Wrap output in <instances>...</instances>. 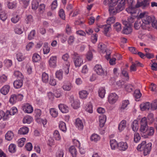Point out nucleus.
<instances>
[{
    "mask_svg": "<svg viewBox=\"0 0 157 157\" xmlns=\"http://www.w3.org/2000/svg\"><path fill=\"white\" fill-rule=\"evenodd\" d=\"M94 71L98 75L101 76H106L107 72L105 71L101 65L99 64L96 65L94 67Z\"/></svg>",
    "mask_w": 157,
    "mask_h": 157,
    "instance_id": "4",
    "label": "nucleus"
},
{
    "mask_svg": "<svg viewBox=\"0 0 157 157\" xmlns=\"http://www.w3.org/2000/svg\"><path fill=\"white\" fill-rule=\"evenodd\" d=\"M154 132V129L152 127H148L144 135L145 138H148L153 136Z\"/></svg>",
    "mask_w": 157,
    "mask_h": 157,
    "instance_id": "12",
    "label": "nucleus"
},
{
    "mask_svg": "<svg viewBox=\"0 0 157 157\" xmlns=\"http://www.w3.org/2000/svg\"><path fill=\"white\" fill-rule=\"evenodd\" d=\"M151 106V108L152 110H155L157 109V99L153 101Z\"/></svg>",
    "mask_w": 157,
    "mask_h": 157,
    "instance_id": "58",
    "label": "nucleus"
},
{
    "mask_svg": "<svg viewBox=\"0 0 157 157\" xmlns=\"http://www.w3.org/2000/svg\"><path fill=\"white\" fill-rule=\"evenodd\" d=\"M17 110L15 107H12L9 111V113L10 115H13L17 112Z\"/></svg>",
    "mask_w": 157,
    "mask_h": 157,
    "instance_id": "63",
    "label": "nucleus"
},
{
    "mask_svg": "<svg viewBox=\"0 0 157 157\" xmlns=\"http://www.w3.org/2000/svg\"><path fill=\"white\" fill-rule=\"evenodd\" d=\"M13 133L11 131H8L5 135L6 139L8 140H11L14 137Z\"/></svg>",
    "mask_w": 157,
    "mask_h": 157,
    "instance_id": "28",
    "label": "nucleus"
},
{
    "mask_svg": "<svg viewBox=\"0 0 157 157\" xmlns=\"http://www.w3.org/2000/svg\"><path fill=\"white\" fill-rule=\"evenodd\" d=\"M69 151L73 157L76 156L77 152L75 147L73 146H71L69 148Z\"/></svg>",
    "mask_w": 157,
    "mask_h": 157,
    "instance_id": "32",
    "label": "nucleus"
},
{
    "mask_svg": "<svg viewBox=\"0 0 157 157\" xmlns=\"http://www.w3.org/2000/svg\"><path fill=\"white\" fill-rule=\"evenodd\" d=\"M115 21V17L114 16H112L108 18L106 21V22L108 25H110L114 23Z\"/></svg>",
    "mask_w": 157,
    "mask_h": 157,
    "instance_id": "48",
    "label": "nucleus"
},
{
    "mask_svg": "<svg viewBox=\"0 0 157 157\" xmlns=\"http://www.w3.org/2000/svg\"><path fill=\"white\" fill-rule=\"evenodd\" d=\"M63 71L61 69L57 71L56 73V78L59 80H62L63 77Z\"/></svg>",
    "mask_w": 157,
    "mask_h": 157,
    "instance_id": "25",
    "label": "nucleus"
},
{
    "mask_svg": "<svg viewBox=\"0 0 157 157\" xmlns=\"http://www.w3.org/2000/svg\"><path fill=\"white\" fill-rule=\"evenodd\" d=\"M132 127L133 130L134 132H136L139 128L138 121L136 120H135L132 124Z\"/></svg>",
    "mask_w": 157,
    "mask_h": 157,
    "instance_id": "33",
    "label": "nucleus"
},
{
    "mask_svg": "<svg viewBox=\"0 0 157 157\" xmlns=\"http://www.w3.org/2000/svg\"><path fill=\"white\" fill-rule=\"evenodd\" d=\"M5 65L7 68L10 67L12 65V62L10 59H6L4 61Z\"/></svg>",
    "mask_w": 157,
    "mask_h": 157,
    "instance_id": "43",
    "label": "nucleus"
},
{
    "mask_svg": "<svg viewBox=\"0 0 157 157\" xmlns=\"http://www.w3.org/2000/svg\"><path fill=\"white\" fill-rule=\"evenodd\" d=\"M150 3L149 0H144L143 1L140 2L138 0H137V3L136 5V6L137 7H139L142 6L143 8L147 7Z\"/></svg>",
    "mask_w": 157,
    "mask_h": 157,
    "instance_id": "11",
    "label": "nucleus"
},
{
    "mask_svg": "<svg viewBox=\"0 0 157 157\" xmlns=\"http://www.w3.org/2000/svg\"><path fill=\"white\" fill-rule=\"evenodd\" d=\"M69 56L67 53L63 55L62 56V59L65 62L63 66V69L65 74L67 75L69 73L70 63L68 60Z\"/></svg>",
    "mask_w": 157,
    "mask_h": 157,
    "instance_id": "2",
    "label": "nucleus"
},
{
    "mask_svg": "<svg viewBox=\"0 0 157 157\" xmlns=\"http://www.w3.org/2000/svg\"><path fill=\"white\" fill-rule=\"evenodd\" d=\"M59 15L61 18L63 20H65V15L64 10L63 9H61L59 12Z\"/></svg>",
    "mask_w": 157,
    "mask_h": 157,
    "instance_id": "55",
    "label": "nucleus"
},
{
    "mask_svg": "<svg viewBox=\"0 0 157 157\" xmlns=\"http://www.w3.org/2000/svg\"><path fill=\"white\" fill-rule=\"evenodd\" d=\"M17 101L16 95L15 94H13L11 96L9 101L12 104H13Z\"/></svg>",
    "mask_w": 157,
    "mask_h": 157,
    "instance_id": "46",
    "label": "nucleus"
},
{
    "mask_svg": "<svg viewBox=\"0 0 157 157\" xmlns=\"http://www.w3.org/2000/svg\"><path fill=\"white\" fill-rule=\"evenodd\" d=\"M142 95L139 89L136 90L134 91V96L136 99H139Z\"/></svg>",
    "mask_w": 157,
    "mask_h": 157,
    "instance_id": "45",
    "label": "nucleus"
},
{
    "mask_svg": "<svg viewBox=\"0 0 157 157\" xmlns=\"http://www.w3.org/2000/svg\"><path fill=\"white\" fill-rule=\"evenodd\" d=\"M118 96L115 93H111L108 96V102L111 104H114L118 100Z\"/></svg>",
    "mask_w": 157,
    "mask_h": 157,
    "instance_id": "6",
    "label": "nucleus"
},
{
    "mask_svg": "<svg viewBox=\"0 0 157 157\" xmlns=\"http://www.w3.org/2000/svg\"><path fill=\"white\" fill-rule=\"evenodd\" d=\"M152 19V17L148 15L144 17L143 19H141L142 22V28L144 29L148 28Z\"/></svg>",
    "mask_w": 157,
    "mask_h": 157,
    "instance_id": "3",
    "label": "nucleus"
},
{
    "mask_svg": "<svg viewBox=\"0 0 157 157\" xmlns=\"http://www.w3.org/2000/svg\"><path fill=\"white\" fill-rule=\"evenodd\" d=\"M53 137L56 140H59L61 139V137L58 130H56L53 132Z\"/></svg>",
    "mask_w": 157,
    "mask_h": 157,
    "instance_id": "39",
    "label": "nucleus"
},
{
    "mask_svg": "<svg viewBox=\"0 0 157 157\" xmlns=\"http://www.w3.org/2000/svg\"><path fill=\"white\" fill-rule=\"evenodd\" d=\"M35 116L37 120L39 119L41 115V111L40 109H36L35 110Z\"/></svg>",
    "mask_w": 157,
    "mask_h": 157,
    "instance_id": "62",
    "label": "nucleus"
},
{
    "mask_svg": "<svg viewBox=\"0 0 157 157\" xmlns=\"http://www.w3.org/2000/svg\"><path fill=\"white\" fill-rule=\"evenodd\" d=\"M7 18L6 13L2 11H0V19L3 21H4L6 20Z\"/></svg>",
    "mask_w": 157,
    "mask_h": 157,
    "instance_id": "56",
    "label": "nucleus"
},
{
    "mask_svg": "<svg viewBox=\"0 0 157 157\" xmlns=\"http://www.w3.org/2000/svg\"><path fill=\"white\" fill-rule=\"evenodd\" d=\"M16 58L18 61L21 62L25 59V57L23 53L18 52L16 54Z\"/></svg>",
    "mask_w": 157,
    "mask_h": 157,
    "instance_id": "34",
    "label": "nucleus"
},
{
    "mask_svg": "<svg viewBox=\"0 0 157 157\" xmlns=\"http://www.w3.org/2000/svg\"><path fill=\"white\" fill-rule=\"evenodd\" d=\"M79 94L80 98L82 99L86 98L88 94V93L86 90H82L79 92Z\"/></svg>",
    "mask_w": 157,
    "mask_h": 157,
    "instance_id": "30",
    "label": "nucleus"
},
{
    "mask_svg": "<svg viewBox=\"0 0 157 157\" xmlns=\"http://www.w3.org/2000/svg\"><path fill=\"white\" fill-rule=\"evenodd\" d=\"M84 121L79 118H77L75 121V125L77 128L79 130L83 129Z\"/></svg>",
    "mask_w": 157,
    "mask_h": 157,
    "instance_id": "9",
    "label": "nucleus"
},
{
    "mask_svg": "<svg viewBox=\"0 0 157 157\" xmlns=\"http://www.w3.org/2000/svg\"><path fill=\"white\" fill-rule=\"evenodd\" d=\"M151 23L152 27L156 29H157V21L155 20V18L154 17H152Z\"/></svg>",
    "mask_w": 157,
    "mask_h": 157,
    "instance_id": "64",
    "label": "nucleus"
},
{
    "mask_svg": "<svg viewBox=\"0 0 157 157\" xmlns=\"http://www.w3.org/2000/svg\"><path fill=\"white\" fill-rule=\"evenodd\" d=\"M59 127L60 129L64 132H66L67 131V128L65 123L62 121H60L59 124Z\"/></svg>",
    "mask_w": 157,
    "mask_h": 157,
    "instance_id": "35",
    "label": "nucleus"
},
{
    "mask_svg": "<svg viewBox=\"0 0 157 157\" xmlns=\"http://www.w3.org/2000/svg\"><path fill=\"white\" fill-rule=\"evenodd\" d=\"M148 128L147 125H140V130L141 132L145 133Z\"/></svg>",
    "mask_w": 157,
    "mask_h": 157,
    "instance_id": "59",
    "label": "nucleus"
},
{
    "mask_svg": "<svg viewBox=\"0 0 157 157\" xmlns=\"http://www.w3.org/2000/svg\"><path fill=\"white\" fill-rule=\"evenodd\" d=\"M29 131V129L28 127H23L20 128L18 130V133L20 134L25 135L28 133Z\"/></svg>",
    "mask_w": 157,
    "mask_h": 157,
    "instance_id": "21",
    "label": "nucleus"
},
{
    "mask_svg": "<svg viewBox=\"0 0 157 157\" xmlns=\"http://www.w3.org/2000/svg\"><path fill=\"white\" fill-rule=\"evenodd\" d=\"M50 113L51 115L53 117H56L58 115L57 110L54 108H51L50 109Z\"/></svg>",
    "mask_w": 157,
    "mask_h": 157,
    "instance_id": "38",
    "label": "nucleus"
},
{
    "mask_svg": "<svg viewBox=\"0 0 157 157\" xmlns=\"http://www.w3.org/2000/svg\"><path fill=\"white\" fill-rule=\"evenodd\" d=\"M126 121L123 120L120 123L118 126V129L120 132H121L126 127Z\"/></svg>",
    "mask_w": 157,
    "mask_h": 157,
    "instance_id": "26",
    "label": "nucleus"
},
{
    "mask_svg": "<svg viewBox=\"0 0 157 157\" xmlns=\"http://www.w3.org/2000/svg\"><path fill=\"white\" fill-rule=\"evenodd\" d=\"M100 137L97 134L94 133L90 137V140L94 142H96L100 140Z\"/></svg>",
    "mask_w": 157,
    "mask_h": 157,
    "instance_id": "23",
    "label": "nucleus"
},
{
    "mask_svg": "<svg viewBox=\"0 0 157 157\" xmlns=\"http://www.w3.org/2000/svg\"><path fill=\"white\" fill-rule=\"evenodd\" d=\"M42 81L46 83L48 82V76L47 73L43 72L42 74Z\"/></svg>",
    "mask_w": 157,
    "mask_h": 157,
    "instance_id": "50",
    "label": "nucleus"
},
{
    "mask_svg": "<svg viewBox=\"0 0 157 157\" xmlns=\"http://www.w3.org/2000/svg\"><path fill=\"white\" fill-rule=\"evenodd\" d=\"M26 141L25 138H22L18 140V146L19 147H22L24 145Z\"/></svg>",
    "mask_w": 157,
    "mask_h": 157,
    "instance_id": "52",
    "label": "nucleus"
},
{
    "mask_svg": "<svg viewBox=\"0 0 157 157\" xmlns=\"http://www.w3.org/2000/svg\"><path fill=\"white\" fill-rule=\"evenodd\" d=\"M138 7H136V5L134 6L128 7L126 9V10L128 13H130L131 14L136 13L137 11V8Z\"/></svg>",
    "mask_w": 157,
    "mask_h": 157,
    "instance_id": "17",
    "label": "nucleus"
},
{
    "mask_svg": "<svg viewBox=\"0 0 157 157\" xmlns=\"http://www.w3.org/2000/svg\"><path fill=\"white\" fill-rule=\"evenodd\" d=\"M9 150L11 153H14L16 151V145L13 144H11L9 146Z\"/></svg>",
    "mask_w": 157,
    "mask_h": 157,
    "instance_id": "47",
    "label": "nucleus"
},
{
    "mask_svg": "<svg viewBox=\"0 0 157 157\" xmlns=\"http://www.w3.org/2000/svg\"><path fill=\"white\" fill-rule=\"evenodd\" d=\"M22 109L24 112L28 113H31L33 111V107L28 103L24 104L22 107Z\"/></svg>",
    "mask_w": 157,
    "mask_h": 157,
    "instance_id": "8",
    "label": "nucleus"
},
{
    "mask_svg": "<svg viewBox=\"0 0 157 157\" xmlns=\"http://www.w3.org/2000/svg\"><path fill=\"white\" fill-rule=\"evenodd\" d=\"M140 107L142 111H144L146 110H148L151 107V106L149 102H147L141 104L140 105Z\"/></svg>",
    "mask_w": 157,
    "mask_h": 157,
    "instance_id": "18",
    "label": "nucleus"
},
{
    "mask_svg": "<svg viewBox=\"0 0 157 157\" xmlns=\"http://www.w3.org/2000/svg\"><path fill=\"white\" fill-rule=\"evenodd\" d=\"M118 144L115 140H111L110 141V144L111 149L112 150H115L117 147H118Z\"/></svg>",
    "mask_w": 157,
    "mask_h": 157,
    "instance_id": "31",
    "label": "nucleus"
},
{
    "mask_svg": "<svg viewBox=\"0 0 157 157\" xmlns=\"http://www.w3.org/2000/svg\"><path fill=\"white\" fill-rule=\"evenodd\" d=\"M140 139L139 134L138 133H135L134 134V140L136 143L138 142Z\"/></svg>",
    "mask_w": 157,
    "mask_h": 157,
    "instance_id": "60",
    "label": "nucleus"
},
{
    "mask_svg": "<svg viewBox=\"0 0 157 157\" xmlns=\"http://www.w3.org/2000/svg\"><path fill=\"white\" fill-rule=\"evenodd\" d=\"M10 86L8 85H4L0 90V93L3 95L7 94L10 91Z\"/></svg>",
    "mask_w": 157,
    "mask_h": 157,
    "instance_id": "13",
    "label": "nucleus"
},
{
    "mask_svg": "<svg viewBox=\"0 0 157 157\" xmlns=\"http://www.w3.org/2000/svg\"><path fill=\"white\" fill-rule=\"evenodd\" d=\"M133 86L132 85L130 84H126L124 85L125 90L127 91L130 92L132 91Z\"/></svg>",
    "mask_w": 157,
    "mask_h": 157,
    "instance_id": "42",
    "label": "nucleus"
},
{
    "mask_svg": "<svg viewBox=\"0 0 157 157\" xmlns=\"http://www.w3.org/2000/svg\"><path fill=\"white\" fill-rule=\"evenodd\" d=\"M50 51V48L48 46L47 43L44 44L43 46V51L44 54H47L49 53Z\"/></svg>",
    "mask_w": 157,
    "mask_h": 157,
    "instance_id": "27",
    "label": "nucleus"
},
{
    "mask_svg": "<svg viewBox=\"0 0 157 157\" xmlns=\"http://www.w3.org/2000/svg\"><path fill=\"white\" fill-rule=\"evenodd\" d=\"M58 107L60 111L63 113H66L68 112L69 108L65 105L60 104L59 105Z\"/></svg>",
    "mask_w": 157,
    "mask_h": 157,
    "instance_id": "16",
    "label": "nucleus"
},
{
    "mask_svg": "<svg viewBox=\"0 0 157 157\" xmlns=\"http://www.w3.org/2000/svg\"><path fill=\"white\" fill-rule=\"evenodd\" d=\"M39 5L38 2L36 0H33L32 3V8L33 10H36Z\"/></svg>",
    "mask_w": 157,
    "mask_h": 157,
    "instance_id": "51",
    "label": "nucleus"
},
{
    "mask_svg": "<svg viewBox=\"0 0 157 157\" xmlns=\"http://www.w3.org/2000/svg\"><path fill=\"white\" fill-rule=\"evenodd\" d=\"M33 120V118L30 116L25 117L23 119V122L24 124H30Z\"/></svg>",
    "mask_w": 157,
    "mask_h": 157,
    "instance_id": "37",
    "label": "nucleus"
},
{
    "mask_svg": "<svg viewBox=\"0 0 157 157\" xmlns=\"http://www.w3.org/2000/svg\"><path fill=\"white\" fill-rule=\"evenodd\" d=\"M105 91L104 87H101L100 88L98 91L99 97L101 98H103L105 96Z\"/></svg>",
    "mask_w": 157,
    "mask_h": 157,
    "instance_id": "24",
    "label": "nucleus"
},
{
    "mask_svg": "<svg viewBox=\"0 0 157 157\" xmlns=\"http://www.w3.org/2000/svg\"><path fill=\"white\" fill-rule=\"evenodd\" d=\"M141 21L140 19H138L136 21L134 25V28L136 29H138L141 27H142Z\"/></svg>",
    "mask_w": 157,
    "mask_h": 157,
    "instance_id": "40",
    "label": "nucleus"
},
{
    "mask_svg": "<svg viewBox=\"0 0 157 157\" xmlns=\"http://www.w3.org/2000/svg\"><path fill=\"white\" fill-rule=\"evenodd\" d=\"M20 20L19 16L17 15L14 16L12 17L11 19V22L14 23L15 24L17 23Z\"/></svg>",
    "mask_w": 157,
    "mask_h": 157,
    "instance_id": "57",
    "label": "nucleus"
},
{
    "mask_svg": "<svg viewBox=\"0 0 157 157\" xmlns=\"http://www.w3.org/2000/svg\"><path fill=\"white\" fill-rule=\"evenodd\" d=\"M74 63L76 67H80L83 63V59L82 56L77 54H75Z\"/></svg>",
    "mask_w": 157,
    "mask_h": 157,
    "instance_id": "5",
    "label": "nucleus"
},
{
    "mask_svg": "<svg viewBox=\"0 0 157 157\" xmlns=\"http://www.w3.org/2000/svg\"><path fill=\"white\" fill-rule=\"evenodd\" d=\"M64 155L63 151L62 149H59L56 153V157H63Z\"/></svg>",
    "mask_w": 157,
    "mask_h": 157,
    "instance_id": "49",
    "label": "nucleus"
},
{
    "mask_svg": "<svg viewBox=\"0 0 157 157\" xmlns=\"http://www.w3.org/2000/svg\"><path fill=\"white\" fill-rule=\"evenodd\" d=\"M128 0H104L105 5L109 4V11L110 15H113L121 11L125 8Z\"/></svg>",
    "mask_w": 157,
    "mask_h": 157,
    "instance_id": "1",
    "label": "nucleus"
},
{
    "mask_svg": "<svg viewBox=\"0 0 157 157\" xmlns=\"http://www.w3.org/2000/svg\"><path fill=\"white\" fill-rule=\"evenodd\" d=\"M23 26L21 24L15 25L14 28V31L15 33L19 35L23 33Z\"/></svg>",
    "mask_w": 157,
    "mask_h": 157,
    "instance_id": "7",
    "label": "nucleus"
},
{
    "mask_svg": "<svg viewBox=\"0 0 157 157\" xmlns=\"http://www.w3.org/2000/svg\"><path fill=\"white\" fill-rule=\"evenodd\" d=\"M128 147V144L126 142H121L118 144V148L120 151H125Z\"/></svg>",
    "mask_w": 157,
    "mask_h": 157,
    "instance_id": "14",
    "label": "nucleus"
},
{
    "mask_svg": "<svg viewBox=\"0 0 157 157\" xmlns=\"http://www.w3.org/2000/svg\"><path fill=\"white\" fill-rule=\"evenodd\" d=\"M72 87L71 84L70 83H65L62 86V88L65 90L69 91Z\"/></svg>",
    "mask_w": 157,
    "mask_h": 157,
    "instance_id": "44",
    "label": "nucleus"
},
{
    "mask_svg": "<svg viewBox=\"0 0 157 157\" xmlns=\"http://www.w3.org/2000/svg\"><path fill=\"white\" fill-rule=\"evenodd\" d=\"M41 59L40 56L37 53H34L33 56V61L34 62H37Z\"/></svg>",
    "mask_w": 157,
    "mask_h": 157,
    "instance_id": "41",
    "label": "nucleus"
},
{
    "mask_svg": "<svg viewBox=\"0 0 157 157\" xmlns=\"http://www.w3.org/2000/svg\"><path fill=\"white\" fill-rule=\"evenodd\" d=\"M92 51H94V50L89 51L86 54V58L89 60H91L93 58Z\"/></svg>",
    "mask_w": 157,
    "mask_h": 157,
    "instance_id": "54",
    "label": "nucleus"
},
{
    "mask_svg": "<svg viewBox=\"0 0 157 157\" xmlns=\"http://www.w3.org/2000/svg\"><path fill=\"white\" fill-rule=\"evenodd\" d=\"M151 143H149L146 144L145 147L140 150V151L143 150L144 155L146 156L150 153L151 148Z\"/></svg>",
    "mask_w": 157,
    "mask_h": 157,
    "instance_id": "10",
    "label": "nucleus"
},
{
    "mask_svg": "<svg viewBox=\"0 0 157 157\" xmlns=\"http://www.w3.org/2000/svg\"><path fill=\"white\" fill-rule=\"evenodd\" d=\"M129 104L128 100H125L122 101L121 107L120 108V109L122 111L124 109H127L128 105Z\"/></svg>",
    "mask_w": 157,
    "mask_h": 157,
    "instance_id": "36",
    "label": "nucleus"
},
{
    "mask_svg": "<svg viewBox=\"0 0 157 157\" xmlns=\"http://www.w3.org/2000/svg\"><path fill=\"white\" fill-rule=\"evenodd\" d=\"M13 85L15 88H20L23 85V81L21 79L16 80L13 82Z\"/></svg>",
    "mask_w": 157,
    "mask_h": 157,
    "instance_id": "19",
    "label": "nucleus"
},
{
    "mask_svg": "<svg viewBox=\"0 0 157 157\" xmlns=\"http://www.w3.org/2000/svg\"><path fill=\"white\" fill-rule=\"evenodd\" d=\"M114 29L117 32L120 31L121 29V25L119 22H116L114 25Z\"/></svg>",
    "mask_w": 157,
    "mask_h": 157,
    "instance_id": "53",
    "label": "nucleus"
},
{
    "mask_svg": "<svg viewBox=\"0 0 157 157\" xmlns=\"http://www.w3.org/2000/svg\"><path fill=\"white\" fill-rule=\"evenodd\" d=\"M132 28L131 26H125L124 28L122 30V33L124 34H128L132 32Z\"/></svg>",
    "mask_w": 157,
    "mask_h": 157,
    "instance_id": "29",
    "label": "nucleus"
},
{
    "mask_svg": "<svg viewBox=\"0 0 157 157\" xmlns=\"http://www.w3.org/2000/svg\"><path fill=\"white\" fill-rule=\"evenodd\" d=\"M106 116L105 115H102L99 118V126L100 127H103L106 121Z\"/></svg>",
    "mask_w": 157,
    "mask_h": 157,
    "instance_id": "20",
    "label": "nucleus"
},
{
    "mask_svg": "<svg viewBox=\"0 0 157 157\" xmlns=\"http://www.w3.org/2000/svg\"><path fill=\"white\" fill-rule=\"evenodd\" d=\"M35 31L34 30H32L28 36V39L29 40H31L33 39L35 36Z\"/></svg>",
    "mask_w": 157,
    "mask_h": 157,
    "instance_id": "61",
    "label": "nucleus"
},
{
    "mask_svg": "<svg viewBox=\"0 0 157 157\" xmlns=\"http://www.w3.org/2000/svg\"><path fill=\"white\" fill-rule=\"evenodd\" d=\"M57 56H56L51 57L48 61L49 64L50 66L52 67H55L56 65Z\"/></svg>",
    "mask_w": 157,
    "mask_h": 157,
    "instance_id": "15",
    "label": "nucleus"
},
{
    "mask_svg": "<svg viewBox=\"0 0 157 157\" xmlns=\"http://www.w3.org/2000/svg\"><path fill=\"white\" fill-rule=\"evenodd\" d=\"M71 105L74 109L78 108L80 106L79 101L78 99L71 101Z\"/></svg>",
    "mask_w": 157,
    "mask_h": 157,
    "instance_id": "22",
    "label": "nucleus"
}]
</instances>
